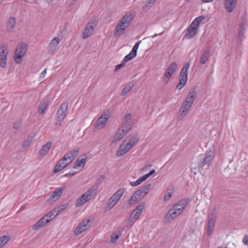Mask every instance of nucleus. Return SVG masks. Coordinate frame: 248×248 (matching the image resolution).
Masks as SVG:
<instances>
[{
    "label": "nucleus",
    "instance_id": "f257e3e1",
    "mask_svg": "<svg viewBox=\"0 0 248 248\" xmlns=\"http://www.w3.org/2000/svg\"><path fill=\"white\" fill-rule=\"evenodd\" d=\"M135 16L134 11L127 13L116 26L114 29V36L118 37L123 35L126 30L129 27Z\"/></svg>",
    "mask_w": 248,
    "mask_h": 248
},
{
    "label": "nucleus",
    "instance_id": "f03ea898",
    "mask_svg": "<svg viewBox=\"0 0 248 248\" xmlns=\"http://www.w3.org/2000/svg\"><path fill=\"white\" fill-rule=\"evenodd\" d=\"M138 136H128L123 141L119 146L116 155L122 156L128 152L139 141Z\"/></svg>",
    "mask_w": 248,
    "mask_h": 248
},
{
    "label": "nucleus",
    "instance_id": "7ed1b4c3",
    "mask_svg": "<svg viewBox=\"0 0 248 248\" xmlns=\"http://www.w3.org/2000/svg\"><path fill=\"white\" fill-rule=\"evenodd\" d=\"M78 154V149L71 150L66 154L55 166L54 172L57 173L63 170L74 160Z\"/></svg>",
    "mask_w": 248,
    "mask_h": 248
},
{
    "label": "nucleus",
    "instance_id": "20e7f679",
    "mask_svg": "<svg viewBox=\"0 0 248 248\" xmlns=\"http://www.w3.org/2000/svg\"><path fill=\"white\" fill-rule=\"evenodd\" d=\"M187 202V200H182L174 205L166 215L167 218L168 219H173L180 215L183 212Z\"/></svg>",
    "mask_w": 248,
    "mask_h": 248
},
{
    "label": "nucleus",
    "instance_id": "39448f33",
    "mask_svg": "<svg viewBox=\"0 0 248 248\" xmlns=\"http://www.w3.org/2000/svg\"><path fill=\"white\" fill-rule=\"evenodd\" d=\"M204 19V16H200L196 17L187 28L185 37L186 39H191L194 37L196 34L200 24Z\"/></svg>",
    "mask_w": 248,
    "mask_h": 248
},
{
    "label": "nucleus",
    "instance_id": "423d86ee",
    "mask_svg": "<svg viewBox=\"0 0 248 248\" xmlns=\"http://www.w3.org/2000/svg\"><path fill=\"white\" fill-rule=\"evenodd\" d=\"M150 187L151 185L148 184L141 189L135 192L129 200L128 203L130 205L134 204L136 202L142 200L149 192Z\"/></svg>",
    "mask_w": 248,
    "mask_h": 248
},
{
    "label": "nucleus",
    "instance_id": "0eeeda50",
    "mask_svg": "<svg viewBox=\"0 0 248 248\" xmlns=\"http://www.w3.org/2000/svg\"><path fill=\"white\" fill-rule=\"evenodd\" d=\"M97 187L93 186L88 189L76 202V206H81L90 201L93 196L96 193Z\"/></svg>",
    "mask_w": 248,
    "mask_h": 248
},
{
    "label": "nucleus",
    "instance_id": "6e6552de",
    "mask_svg": "<svg viewBox=\"0 0 248 248\" xmlns=\"http://www.w3.org/2000/svg\"><path fill=\"white\" fill-rule=\"evenodd\" d=\"M189 65L190 64L188 62H186L181 70L180 79L177 85V88L178 90L182 89L187 82L188 69L189 67Z\"/></svg>",
    "mask_w": 248,
    "mask_h": 248
},
{
    "label": "nucleus",
    "instance_id": "1a4fd4ad",
    "mask_svg": "<svg viewBox=\"0 0 248 248\" xmlns=\"http://www.w3.org/2000/svg\"><path fill=\"white\" fill-rule=\"evenodd\" d=\"M125 192L124 188H120L109 198L108 202V207L109 209L113 208L117 204Z\"/></svg>",
    "mask_w": 248,
    "mask_h": 248
},
{
    "label": "nucleus",
    "instance_id": "9d476101",
    "mask_svg": "<svg viewBox=\"0 0 248 248\" xmlns=\"http://www.w3.org/2000/svg\"><path fill=\"white\" fill-rule=\"evenodd\" d=\"M27 51L26 45L21 44L18 45L14 54V60L17 63H21L22 58L24 56Z\"/></svg>",
    "mask_w": 248,
    "mask_h": 248
},
{
    "label": "nucleus",
    "instance_id": "9b49d317",
    "mask_svg": "<svg viewBox=\"0 0 248 248\" xmlns=\"http://www.w3.org/2000/svg\"><path fill=\"white\" fill-rule=\"evenodd\" d=\"M144 207L145 205L143 203H140L137 206L136 208L132 212L128 220V224L131 225H133L136 221L139 219L144 208Z\"/></svg>",
    "mask_w": 248,
    "mask_h": 248
},
{
    "label": "nucleus",
    "instance_id": "f8f14e48",
    "mask_svg": "<svg viewBox=\"0 0 248 248\" xmlns=\"http://www.w3.org/2000/svg\"><path fill=\"white\" fill-rule=\"evenodd\" d=\"M177 68V64L176 62H172L166 69L162 78V81L164 83H167L172 76L174 73Z\"/></svg>",
    "mask_w": 248,
    "mask_h": 248
},
{
    "label": "nucleus",
    "instance_id": "ddd939ff",
    "mask_svg": "<svg viewBox=\"0 0 248 248\" xmlns=\"http://www.w3.org/2000/svg\"><path fill=\"white\" fill-rule=\"evenodd\" d=\"M125 125H122L117 131L113 137L112 142L116 143L120 141L126 135V134L131 129L129 125L127 126L126 128H124Z\"/></svg>",
    "mask_w": 248,
    "mask_h": 248
},
{
    "label": "nucleus",
    "instance_id": "4468645a",
    "mask_svg": "<svg viewBox=\"0 0 248 248\" xmlns=\"http://www.w3.org/2000/svg\"><path fill=\"white\" fill-rule=\"evenodd\" d=\"M68 109V105L66 103H62L57 113L56 124L60 125L66 116Z\"/></svg>",
    "mask_w": 248,
    "mask_h": 248
},
{
    "label": "nucleus",
    "instance_id": "2eb2a0df",
    "mask_svg": "<svg viewBox=\"0 0 248 248\" xmlns=\"http://www.w3.org/2000/svg\"><path fill=\"white\" fill-rule=\"evenodd\" d=\"M9 50L6 46L1 45L0 46V66L5 68L7 66V56Z\"/></svg>",
    "mask_w": 248,
    "mask_h": 248
},
{
    "label": "nucleus",
    "instance_id": "dca6fc26",
    "mask_svg": "<svg viewBox=\"0 0 248 248\" xmlns=\"http://www.w3.org/2000/svg\"><path fill=\"white\" fill-rule=\"evenodd\" d=\"M109 115L107 113H103L96 121L94 129L95 130H99L102 129L106 125Z\"/></svg>",
    "mask_w": 248,
    "mask_h": 248
},
{
    "label": "nucleus",
    "instance_id": "f3484780",
    "mask_svg": "<svg viewBox=\"0 0 248 248\" xmlns=\"http://www.w3.org/2000/svg\"><path fill=\"white\" fill-rule=\"evenodd\" d=\"M90 220H84L76 228L75 234L76 235L80 234L82 232L87 230L90 226Z\"/></svg>",
    "mask_w": 248,
    "mask_h": 248
},
{
    "label": "nucleus",
    "instance_id": "a211bd4d",
    "mask_svg": "<svg viewBox=\"0 0 248 248\" xmlns=\"http://www.w3.org/2000/svg\"><path fill=\"white\" fill-rule=\"evenodd\" d=\"M155 170H152L148 173H147L142 176L137 181L131 182L130 183L131 186H136L140 185L143 182L146 180L147 178H148L150 176H151L153 174L155 173Z\"/></svg>",
    "mask_w": 248,
    "mask_h": 248
},
{
    "label": "nucleus",
    "instance_id": "6ab92c4d",
    "mask_svg": "<svg viewBox=\"0 0 248 248\" xmlns=\"http://www.w3.org/2000/svg\"><path fill=\"white\" fill-rule=\"evenodd\" d=\"M95 26V25L93 22H89L87 25L86 27L83 32V38L84 39H86L92 35Z\"/></svg>",
    "mask_w": 248,
    "mask_h": 248
},
{
    "label": "nucleus",
    "instance_id": "aec40b11",
    "mask_svg": "<svg viewBox=\"0 0 248 248\" xmlns=\"http://www.w3.org/2000/svg\"><path fill=\"white\" fill-rule=\"evenodd\" d=\"M64 187H58L55 189V191H53L52 195L50 197L48 201L50 202H55L57 201L61 195L62 193L63 190L64 189Z\"/></svg>",
    "mask_w": 248,
    "mask_h": 248
},
{
    "label": "nucleus",
    "instance_id": "412c9836",
    "mask_svg": "<svg viewBox=\"0 0 248 248\" xmlns=\"http://www.w3.org/2000/svg\"><path fill=\"white\" fill-rule=\"evenodd\" d=\"M52 146V142L49 141L44 145L40 149L38 153V156L42 158L46 155L48 153Z\"/></svg>",
    "mask_w": 248,
    "mask_h": 248
},
{
    "label": "nucleus",
    "instance_id": "4be33fe9",
    "mask_svg": "<svg viewBox=\"0 0 248 248\" xmlns=\"http://www.w3.org/2000/svg\"><path fill=\"white\" fill-rule=\"evenodd\" d=\"M237 1V0H225V7L228 12H231L234 10L236 5Z\"/></svg>",
    "mask_w": 248,
    "mask_h": 248
},
{
    "label": "nucleus",
    "instance_id": "5701e85b",
    "mask_svg": "<svg viewBox=\"0 0 248 248\" xmlns=\"http://www.w3.org/2000/svg\"><path fill=\"white\" fill-rule=\"evenodd\" d=\"M196 95V91L195 89H192L189 93H188L187 96H186L185 102L190 104L191 105L193 104V102L195 100V96Z\"/></svg>",
    "mask_w": 248,
    "mask_h": 248
},
{
    "label": "nucleus",
    "instance_id": "b1692460",
    "mask_svg": "<svg viewBox=\"0 0 248 248\" xmlns=\"http://www.w3.org/2000/svg\"><path fill=\"white\" fill-rule=\"evenodd\" d=\"M192 105L190 104L184 102L180 110V115L182 116H185Z\"/></svg>",
    "mask_w": 248,
    "mask_h": 248
},
{
    "label": "nucleus",
    "instance_id": "393cba45",
    "mask_svg": "<svg viewBox=\"0 0 248 248\" xmlns=\"http://www.w3.org/2000/svg\"><path fill=\"white\" fill-rule=\"evenodd\" d=\"M87 156H85L84 158H80V157L78 158L76 161L74 168V169H77L79 167H84L86 164V161H87Z\"/></svg>",
    "mask_w": 248,
    "mask_h": 248
},
{
    "label": "nucleus",
    "instance_id": "a878e982",
    "mask_svg": "<svg viewBox=\"0 0 248 248\" xmlns=\"http://www.w3.org/2000/svg\"><path fill=\"white\" fill-rule=\"evenodd\" d=\"M214 158L213 152L210 151L206 153L205 156L203 160V164L206 165L210 163Z\"/></svg>",
    "mask_w": 248,
    "mask_h": 248
},
{
    "label": "nucleus",
    "instance_id": "bb28decb",
    "mask_svg": "<svg viewBox=\"0 0 248 248\" xmlns=\"http://www.w3.org/2000/svg\"><path fill=\"white\" fill-rule=\"evenodd\" d=\"M56 216L57 214H55L54 212L52 211L43 217V218L45 221L46 223H47L54 218Z\"/></svg>",
    "mask_w": 248,
    "mask_h": 248
},
{
    "label": "nucleus",
    "instance_id": "cd10ccee",
    "mask_svg": "<svg viewBox=\"0 0 248 248\" xmlns=\"http://www.w3.org/2000/svg\"><path fill=\"white\" fill-rule=\"evenodd\" d=\"M134 86V83L133 82H130L124 88L122 92V95H125L127 94L133 88Z\"/></svg>",
    "mask_w": 248,
    "mask_h": 248
},
{
    "label": "nucleus",
    "instance_id": "c85d7f7f",
    "mask_svg": "<svg viewBox=\"0 0 248 248\" xmlns=\"http://www.w3.org/2000/svg\"><path fill=\"white\" fill-rule=\"evenodd\" d=\"M131 118V115L129 113L127 114L124 116L123 120V124L125 125L124 128H126L127 126H129V125L132 128V124L130 122V120Z\"/></svg>",
    "mask_w": 248,
    "mask_h": 248
},
{
    "label": "nucleus",
    "instance_id": "c756f323",
    "mask_svg": "<svg viewBox=\"0 0 248 248\" xmlns=\"http://www.w3.org/2000/svg\"><path fill=\"white\" fill-rule=\"evenodd\" d=\"M209 56H210V52L209 51H205L203 52L201 57V60H200L202 64L205 63L208 60Z\"/></svg>",
    "mask_w": 248,
    "mask_h": 248
},
{
    "label": "nucleus",
    "instance_id": "7c9ffc66",
    "mask_svg": "<svg viewBox=\"0 0 248 248\" xmlns=\"http://www.w3.org/2000/svg\"><path fill=\"white\" fill-rule=\"evenodd\" d=\"M9 235H3L0 237V248H3L10 240Z\"/></svg>",
    "mask_w": 248,
    "mask_h": 248
},
{
    "label": "nucleus",
    "instance_id": "2f4dec72",
    "mask_svg": "<svg viewBox=\"0 0 248 248\" xmlns=\"http://www.w3.org/2000/svg\"><path fill=\"white\" fill-rule=\"evenodd\" d=\"M16 19L15 17H10L7 24V28L9 30L13 29L16 25Z\"/></svg>",
    "mask_w": 248,
    "mask_h": 248
},
{
    "label": "nucleus",
    "instance_id": "473e14b6",
    "mask_svg": "<svg viewBox=\"0 0 248 248\" xmlns=\"http://www.w3.org/2000/svg\"><path fill=\"white\" fill-rule=\"evenodd\" d=\"M60 42V39L59 37L54 38L49 44V47L51 48H56Z\"/></svg>",
    "mask_w": 248,
    "mask_h": 248
},
{
    "label": "nucleus",
    "instance_id": "72a5a7b5",
    "mask_svg": "<svg viewBox=\"0 0 248 248\" xmlns=\"http://www.w3.org/2000/svg\"><path fill=\"white\" fill-rule=\"evenodd\" d=\"M46 223L45 221L43 219V217L38 220L33 226L34 230H38L40 228L45 226Z\"/></svg>",
    "mask_w": 248,
    "mask_h": 248
},
{
    "label": "nucleus",
    "instance_id": "f704fd0d",
    "mask_svg": "<svg viewBox=\"0 0 248 248\" xmlns=\"http://www.w3.org/2000/svg\"><path fill=\"white\" fill-rule=\"evenodd\" d=\"M217 212L215 210H213L211 211L208 216V221L215 223L217 217Z\"/></svg>",
    "mask_w": 248,
    "mask_h": 248
},
{
    "label": "nucleus",
    "instance_id": "c9c22d12",
    "mask_svg": "<svg viewBox=\"0 0 248 248\" xmlns=\"http://www.w3.org/2000/svg\"><path fill=\"white\" fill-rule=\"evenodd\" d=\"M33 136L28 137L23 142V146L24 147H27L29 146L34 140Z\"/></svg>",
    "mask_w": 248,
    "mask_h": 248
},
{
    "label": "nucleus",
    "instance_id": "e433bc0d",
    "mask_svg": "<svg viewBox=\"0 0 248 248\" xmlns=\"http://www.w3.org/2000/svg\"><path fill=\"white\" fill-rule=\"evenodd\" d=\"M215 223L213 221L210 222L208 221V225L207 227V233L208 235H210L214 230Z\"/></svg>",
    "mask_w": 248,
    "mask_h": 248
},
{
    "label": "nucleus",
    "instance_id": "4c0bfd02",
    "mask_svg": "<svg viewBox=\"0 0 248 248\" xmlns=\"http://www.w3.org/2000/svg\"><path fill=\"white\" fill-rule=\"evenodd\" d=\"M136 56L137 54L131 51L130 52L128 55L125 56L123 59L124 60V62H127L128 61H130V60L134 59Z\"/></svg>",
    "mask_w": 248,
    "mask_h": 248
},
{
    "label": "nucleus",
    "instance_id": "58836bf2",
    "mask_svg": "<svg viewBox=\"0 0 248 248\" xmlns=\"http://www.w3.org/2000/svg\"><path fill=\"white\" fill-rule=\"evenodd\" d=\"M120 236L121 233L120 232L113 233L111 235V243L113 244L116 243L117 240L118 239Z\"/></svg>",
    "mask_w": 248,
    "mask_h": 248
},
{
    "label": "nucleus",
    "instance_id": "ea45409f",
    "mask_svg": "<svg viewBox=\"0 0 248 248\" xmlns=\"http://www.w3.org/2000/svg\"><path fill=\"white\" fill-rule=\"evenodd\" d=\"M47 107V104H43L41 105L39 107L38 112L40 114H42L46 110Z\"/></svg>",
    "mask_w": 248,
    "mask_h": 248
},
{
    "label": "nucleus",
    "instance_id": "a19ab883",
    "mask_svg": "<svg viewBox=\"0 0 248 248\" xmlns=\"http://www.w3.org/2000/svg\"><path fill=\"white\" fill-rule=\"evenodd\" d=\"M66 208V205H62L61 206L59 207V209L56 210V209H55L53 210L55 214H57V216L61 212L63 211L65 208Z\"/></svg>",
    "mask_w": 248,
    "mask_h": 248
},
{
    "label": "nucleus",
    "instance_id": "79ce46f5",
    "mask_svg": "<svg viewBox=\"0 0 248 248\" xmlns=\"http://www.w3.org/2000/svg\"><path fill=\"white\" fill-rule=\"evenodd\" d=\"M126 62H124V60H123L121 63L118 65H117L115 69V72L118 71L119 70H120L122 68L124 67L125 65Z\"/></svg>",
    "mask_w": 248,
    "mask_h": 248
},
{
    "label": "nucleus",
    "instance_id": "37998d69",
    "mask_svg": "<svg viewBox=\"0 0 248 248\" xmlns=\"http://www.w3.org/2000/svg\"><path fill=\"white\" fill-rule=\"evenodd\" d=\"M141 41H139L138 42H137L134 46H133L131 51L137 54V50L139 47L140 44V43Z\"/></svg>",
    "mask_w": 248,
    "mask_h": 248
},
{
    "label": "nucleus",
    "instance_id": "c03bdc74",
    "mask_svg": "<svg viewBox=\"0 0 248 248\" xmlns=\"http://www.w3.org/2000/svg\"><path fill=\"white\" fill-rule=\"evenodd\" d=\"M47 72V69H45L43 72H42L40 75V80H43L45 78L46 73Z\"/></svg>",
    "mask_w": 248,
    "mask_h": 248
},
{
    "label": "nucleus",
    "instance_id": "a18cd8bd",
    "mask_svg": "<svg viewBox=\"0 0 248 248\" xmlns=\"http://www.w3.org/2000/svg\"><path fill=\"white\" fill-rule=\"evenodd\" d=\"M172 194L170 192H168L164 196V200L167 201L171 197Z\"/></svg>",
    "mask_w": 248,
    "mask_h": 248
},
{
    "label": "nucleus",
    "instance_id": "49530a36",
    "mask_svg": "<svg viewBox=\"0 0 248 248\" xmlns=\"http://www.w3.org/2000/svg\"><path fill=\"white\" fill-rule=\"evenodd\" d=\"M243 242L248 246V235L245 236L243 239Z\"/></svg>",
    "mask_w": 248,
    "mask_h": 248
},
{
    "label": "nucleus",
    "instance_id": "de8ad7c7",
    "mask_svg": "<svg viewBox=\"0 0 248 248\" xmlns=\"http://www.w3.org/2000/svg\"><path fill=\"white\" fill-rule=\"evenodd\" d=\"M75 173H76L75 172H68V173L65 174L63 175V177H71V176H74L75 175Z\"/></svg>",
    "mask_w": 248,
    "mask_h": 248
},
{
    "label": "nucleus",
    "instance_id": "09e8293b",
    "mask_svg": "<svg viewBox=\"0 0 248 248\" xmlns=\"http://www.w3.org/2000/svg\"><path fill=\"white\" fill-rule=\"evenodd\" d=\"M156 0H148L147 3H149V5L153 4Z\"/></svg>",
    "mask_w": 248,
    "mask_h": 248
},
{
    "label": "nucleus",
    "instance_id": "8fccbe9b",
    "mask_svg": "<svg viewBox=\"0 0 248 248\" xmlns=\"http://www.w3.org/2000/svg\"><path fill=\"white\" fill-rule=\"evenodd\" d=\"M204 3H207V2H210L213 1V0H201Z\"/></svg>",
    "mask_w": 248,
    "mask_h": 248
},
{
    "label": "nucleus",
    "instance_id": "3c124183",
    "mask_svg": "<svg viewBox=\"0 0 248 248\" xmlns=\"http://www.w3.org/2000/svg\"><path fill=\"white\" fill-rule=\"evenodd\" d=\"M163 32H161V33H160L159 34H155L154 36H153V37H156L157 36L159 35H161L162 33H163Z\"/></svg>",
    "mask_w": 248,
    "mask_h": 248
},
{
    "label": "nucleus",
    "instance_id": "603ef678",
    "mask_svg": "<svg viewBox=\"0 0 248 248\" xmlns=\"http://www.w3.org/2000/svg\"><path fill=\"white\" fill-rule=\"evenodd\" d=\"M187 2H188L189 0H186Z\"/></svg>",
    "mask_w": 248,
    "mask_h": 248
}]
</instances>
